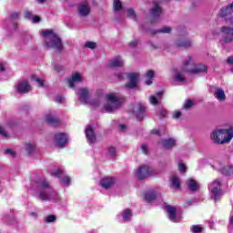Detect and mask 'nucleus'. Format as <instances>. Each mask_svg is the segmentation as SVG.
<instances>
[{
	"mask_svg": "<svg viewBox=\"0 0 233 233\" xmlns=\"http://www.w3.org/2000/svg\"><path fill=\"white\" fill-rule=\"evenodd\" d=\"M221 174L223 176H233V166L232 165H228L225 166L220 169Z\"/></svg>",
	"mask_w": 233,
	"mask_h": 233,
	"instance_id": "nucleus-26",
	"label": "nucleus"
},
{
	"mask_svg": "<svg viewBox=\"0 0 233 233\" xmlns=\"http://www.w3.org/2000/svg\"><path fill=\"white\" fill-rule=\"evenodd\" d=\"M74 83H83V76L80 73H74L72 74L71 78L67 79L69 88L74 86Z\"/></svg>",
	"mask_w": 233,
	"mask_h": 233,
	"instance_id": "nucleus-14",
	"label": "nucleus"
},
{
	"mask_svg": "<svg viewBox=\"0 0 233 233\" xmlns=\"http://www.w3.org/2000/svg\"><path fill=\"white\" fill-rule=\"evenodd\" d=\"M193 105L194 103L191 100H187L183 105V108H185L186 110H188V108H192Z\"/></svg>",
	"mask_w": 233,
	"mask_h": 233,
	"instance_id": "nucleus-39",
	"label": "nucleus"
},
{
	"mask_svg": "<svg viewBox=\"0 0 233 233\" xmlns=\"http://www.w3.org/2000/svg\"><path fill=\"white\" fill-rule=\"evenodd\" d=\"M147 112V106L142 104H137L133 107V114L138 121H141L145 117Z\"/></svg>",
	"mask_w": 233,
	"mask_h": 233,
	"instance_id": "nucleus-9",
	"label": "nucleus"
},
{
	"mask_svg": "<svg viewBox=\"0 0 233 233\" xmlns=\"http://www.w3.org/2000/svg\"><path fill=\"white\" fill-rule=\"evenodd\" d=\"M221 185H223V182L219 178H217L208 184L209 196L211 199H214L215 203H218L223 196Z\"/></svg>",
	"mask_w": 233,
	"mask_h": 233,
	"instance_id": "nucleus-5",
	"label": "nucleus"
},
{
	"mask_svg": "<svg viewBox=\"0 0 233 233\" xmlns=\"http://www.w3.org/2000/svg\"><path fill=\"white\" fill-rule=\"evenodd\" d=\"M127 15L132 19H136V12H134L133 9H127Z\"/></svg>",
	"mask_w": 233,
	"mask_h": 233,
	"instance_id": "nucleus-48",
	"label": "nucleus"
},
{
	"mask_svg": "<svg viewBox=\"0 0 233 233\" xmlns=\"http://www.w3.org/2000/svg\"><path fill=\"white\" fill-rule=\"evenodd\" d=\"M222 35L224 42L232 43L233 41V27L222 26L221 27Z\"/></svg>",
	"mask_w": 233,
	"mask_h": 233,
	"instance_id": "nucleus-10",
	"label": "nucleus"
},
{
	"mask_svg": "<svg viewBox=\"0 0 233 233\" xmlns=\"http://www.w3.org/2000/svg\"><path fill=\"white\" fill-rule=\"evenodd\" d=\"M55 141L59 148H64L68 143V137L65 133H58L55 136Z\"/></svg>",
	"mask_w": 233,
	"mask_h": 233,
	"instance_id": "nucleus-11",
	"label": "nucleus"
},
{
	"mask_svg": "<svg viewBox=\"0 0 233 233\" xmlns=\"http://www.w3.org/2000/svg\"><path fill=\"white\" fill-rule=\"evenodd\" d=\"M46 123L52 125L53 127H57V125H59V121L52 115H47L46 116Z\"/></svg>",
	"mask_w": 233,
	"mask_h": 233,
	"instance_id": "nucleus-27",
	"label": "nucleus"
},
{
	"mask_svg": "<svg viewBox=\"0 0 233 233\" xmlns=\"http://www.w3.org/2000/svg\"><path fill=\"white\" fill-rule=\"evenodd\" d=\"M55 101H56V103L61 104V103H63V101H65V97L58 96H56V97L55 98Z\"/></svg>",
	"mask_w": 233,
	"mask_h": 233,
	"instance_id": "nucleus-53",
	"label": "nucleus"
},
{
	"mask_svg": "<svg viewBox=\"0 0 233 233\" xmlns=\"http://www.w3.org/2000/svg\"><path fill=\"white\" fill-rule=\"evenodd\" d=\"M127 83L126 84L127 88L130 90L137 86V81L139 79V73H127Z\"/></svg>",
	"mask_w": 233,
	"mask_h": 233,
	"instance_id": "nucleus-7",
	"label": "nucleus"
},
{
	"mask_svg": "<svg viewBox=\"0 0 233 233\" xmlns=\"http://www.w3.org/2000/svg\"><path fill=\"white\" fill-rule=\"evenodd\" d=\"M192 203H194V201H192V200H187V201L184 204V207H190V205H192Z\"/></svg>",
	"mask_w": 233,
	"mask_h": 233,
	"instance_id": "nucleus-59",
	"label": "nucleus"
},
{
	"mask_svg": "<svg viewBox=\"0 0 233 233\" xmlns=\"http://www.w3.org/2000/svg\"><path fill=\"white\" fill-rule=\"evenodd\" d=\"M233 128L217 129L210 134V139L216 145H227L232 141Z\"/></svg>",
	"mask_w": 233,
	"mask_h": 233,
	"instance_id": "nucleus-2",
	"label": "nucleus"
},
{
	"mask_svg": "<svg viewBox=\"0 0 233 233\" xmlns=\"http://www.w3.org/2000/svg\"><path fill=\"white\" fill-rule=\"evenodd\" d=\"M8 68V64L0 62V72H5Z\"/></svg>",
	"mask_w": 233,
	"mask_h": 233,
	"instance_id": "nucleus-43",
	"label": "nucleus"
},
{
	"mask_svg": "<svg viewBox=\"0 0 233 233\" xmlns=\"http://www.w3.org/2000/svg\"><path fill=\"white\" fill-rule=\"evenodd\" d=\"M16 90L18 94H28L30 85H28V82L26 81H22L17 85Z\"/></svg>",
	"mask_w": 233,
	"mask_h": 233,
	"instance_id": "nucleus-19",
	"label": "nucleus"
},
{
	"mask_svg": "<svg viewBox=\"0 0 233 233\" xmlns=\"http://www.w3.org/2000/svg\"><path fill=\"white\" fill-rule=\"evenodd\" d=\"M32 80L38 83V86H44L45 83L43 82V79L37 77V76H33Z\"/></svg>",
	"mask_w": 233,
	"mask_h": 233,
	"instance_id": "nucleus-36",
	"label": "nucleus"
},
{
	"mask_svg": "<svg viewBox=\"0 0 233 233\" xmlns=\"http://www.w3.org/2000/svg\"><path fill=\"white\" fill-rule=\"evenodd\" d=\"M85 48H90V50H96V48H97V43L92 42V41L86 42Z\"/></svg>",
	"mask_w": 233,
	"mask_h": 233,
	"instance_id": "nucleus-34",
	"label": "nucleus"
},
{
	"mask_svg": "<svg viewBox=\"0 0 233 233\" xmlns=\"http://www.w3.org/2000/svg\"><path fill=\"white\" fill-rule=\"evenodd\" d=\"M170 181L173 188H179L181 187V181L179 180V177L173 176L171 177Z\"/></svg>",
	"mask_w": 233,
	"mask_h": 233,
	"instance_id": "nucleus-30",
	"label": "nucleus"
},
{
	"mask_svg": "<svg viewBox=\"0 0 233 233\" xmlns=\"http://www.w3.org/2000/svg\"><path fill=\"white\" fill-rule=\"evenodd\" d=\"M233 13V2L227 6L221 8L220 15L222 17H227V15H230Z\"/></svg>",
	"mask_w": 233,
	"mask_h": 233,
	"instance_id": "nucleus-24",
	"label": "nucleus"
},
{
	"mask_svg": "<svg viewBox=\"0 0 233 233\" xmlns=\"http://www.w3.org/2000/svg\"><path fill=\"white\" fill-rule=\"evenodd\" d=\"M178 170L179 172L183 173V172H187V166L183 163H180L178 165Z\"/></svg>",
	"mask_w": 233,
	"mask_h": 233,
	"instance_id": "nucleus-49",
	"label": "nucleus"
},
{
	"mask_svg": "<svg viewBox=\"0 0 233 233\" xmlns=\"http://www.w3.org/2000/svg\"><path fill=\"white\" fill-rule=\"evenodd\" d=\"M62 174H63V170L59 168L56 171H51V176H54V177H61Z\"/></svg>",
	"mask_w": 233,
	"mask_h": 233,
	"instance_id": "nucleus-40",
	"label": "nucleus"
},
{
	"mask_svg": "<svg viewBox=\"0 0 233 233\" xmlns=\"http://www.w3.org/2000/svg\"><path fill=\"white\" fill-rule=\"evenodd\" d=\"M31 21L32 23H39L41 21V17H39L38 15L33 16Z\"/></svg>",
	"mask_w": 233,
	"mask_h": 233,
	"instance_id": "nucleus-54",
	"label": "nucleus"
},
{
	"mask_svg": "<svg viewBox=\"0 0 233 233\" xmlns=\"http://www.w3.org/2000/svg\"><path fill=\"white\" fill-rule=\"evenodd\" d=\"M25 19H30L32 21V19L34 18V14H32V12L26 10L25 13Z\"/></svg>",
	"mask_w": 233,
	"mask_h": 233,
	"instance_id": "nucleus-44",
	"label": "nucleus"
},
{
	"mask_svg": "<svg viewBox=\"0 0 233 233\" xmlns=\"http://www.w3.org/2000/svg\"><path fill=\"white\" fill-rule=\"evenodd\" d=\"M122 218L124 221H128L129 219H132V211L130 209H125L122 212Z\"/></svg>",
	"mask_w": 233,
	"mask_h": 233,
	"instance_id": "nucleus-31",
	"label": "nucleus"
},
{
	"mask_svg": "<svg viewBox=\"0 0 233 233\" xmlns=\"http://www.w3.org/2000/svg\"><path fill=\"white\" fill-rule=\"evenodd\" d=\"M138 44H139V41H137V40H132V41L128 44V46H129V48H136V46H137Z\"/></svg>",
	"mask_w": 233,
	"mask_h": 233,
	"instance_id": "nucleus-47",
	"label": "nucleus"
},
{
	"mask_svg": "<svg viewBox=\"0 0 233 233\" xmlns=\"http://www.w3.org/2000/svg\"><path fill=\"white\" fill-rule=\"evenodd\" d=\"M35 148V146L32 144H26L25 145V150L28 154H32L34 152V149Z\"/></svg>",
	"mask_w": 233,
	"mask_h": 233,
	"instance_id": "nucleus-37",
	"label": "nucleus"
},
{
	"mask_svg": "<svg viewBox=\"0 0 233 233\" xmlns=\"http://www.w3.org/2000/svg\"><path fill=\"white\" fill-rule=\"evenodd\" d=\"M86 137L87 139V142L89 144H94L96 143V141H97V138L96 137V133L94 132V128L92 127V126H87L86 127Z\"/></svg>",
	"mask_w": 233,
	"mask_h": 233,
	"instance_id": "nucleus-13",
	"label": "nucleus"
},
{
	"mask_svg": "<svg viewBox=\"0 0 233 233\" xmlns=\"http://www.w3.org/2000/svg\"><path fill=\"white\" fill-rule=\"evenodd\" d=\"M91 105H94L95 106H99V99L97 100H92Z\"/></svg>",
	"mask_w": 233,
	"mask_h": 233,
	"instance_id": "nucleus-57",
	"label": "nucleus"
},
{
	"mask_svg": "<svg viewBox=\"0 0 233 233\" xmlns=\"http://www.w3.org/2000/svg\"><path fill=\"white\" fill-rule=\"evenodd\" d=\"M113 8L116 12H119V10H123V4L121 0H114L113 2Z\"/></svg>",
	"mask_w": 233,
	"mask_h": 233,
	"instance_id": "nucleus-32",
	"label": "nucleus"
},
{
	"mask_svg": "<svg viewBox=\"0 0 233 233\" xmlns=\"http://www.w3.org/2000/svg\"><path fill=\"white\" fill-rule=\"evenodd\" d=\"M151 133H153V134H159V130H157V129H153V130L151 131Z\"/></svg>",
	"mask_w": 233,
	"mask_h": 233,
	"instance_id": "nucleus-64",
	"label": "nucleus"
},
{
	"mask_svg": "<svg viewBox=\"0 0 233 233\" xmlns=\"http://www.w3.org/2000/svg\"><path fill=\"white\" fill-rule=\"evenodd\" d=\"M181 70L185 74H191V75H196V74H207L208 71V68L207 66H203L201 64H196L194 63V60L189 59L184 61V63L181 66Z\"/></svg>",
	"mask_w": 233,
	"mask_h": 233,
	"instance_id": "nucleus-3",
	"label": "nucleus"
},
{
	"mask_svg": "<svg viewBox=\"0 0 233 233\" xmlns=\"http://www.w3.org/2000/svg\"><path fill=\"white\" fill-rule=\"evenodd\" d=\"M167 109L161 108V109L159 110L160 117H167Z\"/></svg>",
	"mask_w": 233,
	"mask_h": 233,
	"instance_id": "nucleus-51",
	"label": "nucleus"
},
{
	"mask_svg": "<svg viewBox=\"0 0 233 233\" xmlns=\"http://www.w3.org/2000/svg\"><path fill=\"white\" fill-rule=\"evenodd\" d=\"M214 96L218 101H225L227 99V95H225L223 88H217L214 92Z\"/></svg>",
	"mask_w": 233,
	"mask_h": 233,
	"instance_id": "nucleus-23",
	"label": "nucleus"
},
{
	"mask_svg": "<svg viewBox=\"0 0 233 233\" xmlns=\"http://www.w3.org/2000/svg\"><path fill=\"white\" fill-rule=\"evenodd\" d=\"M160 145L164 148H173V147H176V139L174 138H165L159 142Z\"/></svg>",
	"mask_w": 233,
	"mask_h": 233,
	"instance_id": "nucleus-21",
	"label": "nucleus"
},
{
	"mask_svg": "<svg viewBox=\"0 0 233 233\" xmlns=\"http://www.w3.org/2000/svg\"><path fill=\"white\" fill-rule=\"evenodd\" d=\"M150 14L153 17L152 23H156L157 17H159L161 14H163V9H161V6L157 5V3L154 2L153 3V8L150 10Z\"/></svg>",
	"mask_w": 233,
	"mask_h": 233,
	"instance_id": "nucleus-15",
	"label": "nucleus"
},
{
	"mask_svg": "<svg viewBox=\"0 0 233 233\" xmlns=\"http://www.w3.org/2000/svg\"><path fill=\"white\" fill-rule=\"evenodd\" d=\"M154 71L153 70H149L147 71V73L146 74V81L145 84L147 86L152 85V79L154 78Z\"/></svg>",
	"mask_w": 233,
	"mask_h": 233,
	"instance_id": "nucleus-29",
	"label": "nucleus"
},
{
	"mask_svg": "<svg viewBox=\"0 0 233 233\" xmlns=\"http://www.w3.org/2000/svg\"><path fill=\"white\" fill-rule=\"evenodd\" d=\"M175 79L176 81H179V83H185L187 81V78L179 72L175 74Z\"/></svg>",
	"mask_w": 233,
	"mask_h": 233,
	"instance_id": "nucleus-35",
	"label": "nucleus"
},
{
	"mask_svg": "<svg viewBox=\"0 0 233 233\" xmlns=\"http://www.w3.org/2000/svg\"><path fill=\"white\" fill-rule=\"evenodd\" d=\"M124 63L123 60L115 59L110 64L111 68H119V66H123Z\"/></svg>",
	"mask_w": 233,
	"mask_h": 233,
	"instance_id": "nucleus-33",
	"label": "nucleus"
},
{
	"mask_svg": "<svg viewBox=\"0 0 233 233\" xmlns=\"http://www.w3.org/2000/svg\"><path fill=\"white\" fill-rule=\"evenodd\" d=\"M107 103L104 106L106 112H114L121 106V98L116 94L106 95Z\"/></svg>",
	"mask_w": 233,
	"mask_h": 233,
	"instance_id": "nucleus-6",
	"label": "nucleus"
},
{
	"mask_svg": "<svg viewBox=\"0 0 233 233\" xmlns=\"http://www.w3.org/2000/svg\"><path fill=\"white\" fill-rule=\"evenodd\" d=\"M170 32H172V28L168 26H164L159 29L152 30L151 34H153V35H156V34H170Z\"/></svg>",
	"mask_w": 233,
	"mask_h": 233,
	"instance_id": "nucleus-25",
	"label": "nucleus"
},
{
	"mask_svg": "<svg viewBox=\"0 0 233 233\" xmlns=\"http://www.w3.org/2000/svg\"><path fill=\"white\" fill-rule=\"evenodd\" d=\"M62 181L64 183V185H66L68 187V185H70V177H64L62 178Z\"/></svg>",
	"mask_w": 233,
	"mask_h": 233,
	"instance_id": "nucleus-50",
	"label": "nucleus"
},
{
	"mask_svg": "<svg viewBox=\"0 0 233 233\" xmlns=\"http://www.w3.org/2000/svg\"><path fill=\"white\" fill-rule=\"evenodd\" d=\"M161 96H163V92L157 93V97H158V99H161Z\"/></svg>",
	"mask_w": 233,
	"mask_h": 233,
	"instance_id": "nucleus-61",
	"label": "nucleus"
},
{
	"mask_svg": "<svg viewBox=\"0 0 233 233\" xmlns=\"http://www.w3.org/2000/svg\"><path fill=\"white\" fill-rule=\"evenodd\" d=\"M120 130H127V126L125 124H121L119 126Z\"/></svg>",
	"mask_w": 233,
	"mask_h": 233,
	"instance_id": "nucleus-60",
	"label": "nucleus"
},
{
	"mask_svg": "<svg viewBox=\"0 0 233 233\" xmlns=\"http://www.w3.org/2000/svg\"><path fill=\"white\" fill-rule=\"evenodd\" d=\"M5 154H9L10 156H13V157H15V152H14L12 149H6Z\"/></svg>",
	"mask_w": 233,
	"mask_h": 233,
	"instance_id": "nucleus-56",
	"label": "nucleus"
},
{
	"mask_svg": "<svg viewBox=\"0 0 233 233\" xmlns=\"http://www.w3.org/2000/svg\"><path fill=\"white\" fill-rule=\"evenodd\" d=\"M38 199L41 201H54L56 199H59V195L54 187L50 186V183L46 181V179L40 180L38 182Z\"/></svg>",
	"mask_w": 233,
	"mask_h": 233,
	"instance_id": "nucleus-1",
	"label": "nucleus"
},
{
	"mask_svg": "<svg viewBox=\"0 0 233 233\" xmlns=\"http://www.w3.org/2000/svg\"><path fill=\"white\" fill-rule=\"evenodd\" d=\"M43 36L47 37L46 39V45L48 48H55V50H57L58 52L63 50V42L53 30L46 29L43 31Z\"/></svg>",
	"mask_w": 233,
	"mask_h": 233,
	"instance_id": "nucleus-4",
	"label": "nucleus"
},
{
	"mask_svg": "<svg viewBox=\"0 0 233 233\" xmlns=\"http://www.w3.org/2000/svg\"><path fill=\"white\" fill-rule=\"evenodd\" d=\"M227 63L228 65H233V59H228Z\"/></svg>",
	"mask_w": 233,
	"mask_h": 233,
	"instance_id": "nucleus-62",
	"label": "nucleus"
},
{
	"mask_svg": "<svg viewBox=\"0 0 233 233\" xmlns=\"http://www.w3.org/2000/svg\"><path fill=\"white\" fill-rule=\"evenodd\" d=\"M149 176H152V168L148 166L142 165L137 169V179H146V177H149Z\"/></svg>",
	"mask_w": 233,
	"mask_h": 233,
	"instance_id": "nucleus-8",
	"label": "nucleus"
},
{
	"mask_svg": "<svg viewBox=\"0 0 233 233\" xmlns=\"http://www.w3.org/2000/svg\"><path fill=\"white\" fill-rule=\"evenodd\" d=\"M0 134H1V136H4V137H6V136H8L6 131H5V129L1 126H0Z\"/></svg>",
	"mask_w": 233,
	"mask_h": 233,
	"instance_id": "nucleus-55",
	"label": "nucleus"
},
{
	"mask_svg": "<svg viewBox=\"0 0 233 233\" xmlns=\"http://www.w3.org/2000/svg\"><path fill=\"white\" fill-rule=\"evenodd\" d=\"M149 103H151V105H157V103H159V101H157V98L156 96H150Z\"/></svg>",
	"mask_w": 233,
	"mask_h": 233,
	"instance_id": "nucleus-45",
	"label": "nucleus"
},
{
	"mask_svg": "<svg viewBox=\"0 0 233 233\" xmlns=\"http://www.w3.org/2000/svg\"><path fill=\"white\" fill-rule=\"evenodd\" d=\"M166 210L168 214V218L170 219V221H173V223H178L179 218L177 215H176V208L172 206H167Z\"/></svg>",
	"mask_w": 233,
	"mask_h": 233,
	"instance_id": "nucleus-16",
	"label": "nucleus"
},
{
	"mask_svg": "<svg viewBox=\"0 0 233 233\" xmlns=\"http://www.w3.org/2000/svg\"><path fill=\"white\" fill-rule=\"evenodd\" d=\"M182 114L180 111H176L174 114H173V118L174 119H179V117H181Z\"/></svg>",
	"mask_w": 233,
	"mask_h": 233,
	"instance_id": "nucleus-52",
	"label": "nucleus"
},
{
	"mask_svg": "<svg viewBox=\"0 0 233 233\" xmlns=\"http://www.w3.org/2000/svg\"><path fill=\"white\" fill-rule=\"evenodd\" d=\"M90 5H88V2H82L78 5V14L81 17H86L87 15H90Z\"/></svg>",
	"mask_w": 233,
	"mask_h": 233,
	"instance_id": "nucleus-12",
	"label": "nucleus"
},
{
	"mask_svg": "<svg viewBox=\"0 0 233 233\" xmlns=\"http://www.w3.org/2000/svg\"><path fill=\"white\" fill-rule=\"evenodd\" d=\"M141 151H142L143 154H145L146 156H148V145H147V144H142V146H141Z\"/></svg>",
	"mask_w": 233,
	"mask_h": 233,
	"instance_id": "nucleus-41",
	"label": "nucleus"
},
{
	"mask_svg": "<svg viewBox=\"0 0 233 233\" xmlns=\"http://www.w3.org/2000/svg\"><path fill=\"white\" fill-rule=\"evenodd\" d=\"M157 195L154 191H148L145 194V199L147 203H152V201L156 200Z\"/></svg>",
	"mask_w": 233,
	"mask_h": 233,
	"instance_id": "nucleus-28",
	"label": "nucleus"
},
{
	"mask_svg": "<svg viewBox=\"0 0 233 233\" xmlns=\"http://www.w3.org/2000/svg\"><path fill=\"white\" fill-rule=\"evenodd\" d=\"M77 94L79 95V99L82 103H89L88 99L90 97V93L88 92V89L79 88Z\"/></svg>",
	"mask_w": 233,
	"mask_h": 233,
	"instance_id": "nucleus-18",
	"label": "nucleus"
},
{
	"mask_svg": "<svg viewBox=\"0 0 233 233\" xmlns=\"http://www.w3.org/2000/svg\"><path fill=\"white\" fill-rule=\"evenodd\" d=\"M229 223H230V225H232V227H233V215H231V217H230V218H229Z\"/></svg>",
	"mask_w": 233,
	"mask_h": 233,
	"instance_id": "nucleus-63",
	"label": "nucleus"
},
{
	"mask_svg": "<svg viewBox=\"0 0 233 233\" xmlns=\"http://www.w3.org/2000/svg\"><path fill=\"white\" fill-rule=\"evenodd\" d=\"M114 183H116V179L111 177H106L100 181L101 187L106 188V190H107V188H111V187H114Z\"/></svg>",
	"mask_w": 233,
	"mask_h": 233,
	"instance_id": "nucleus-17",
	"label": "nucleus"
},
{
	"mask_svg": "<svg viewBox=\"0 0 233 233\" xmlns=\"http://www.w3.org/2000/svg\"><path fill=\"white\" fill-rule=\"evenodd\" d=\"M19 17V14L18 13H13L11 15V19H17Z\"/></svg>",
	"mask_w": 233,
	"mask_h": 233,
	"instance_id": "nucleus-58",
	"label": "nucleus"
},
{
	"mask_svg": "<svg viewBox=\"0 0 233 233\" xmlns=\"http://www.w3.org/2000/svg\"><path fill=\"white\" fill-rule=\"evenodd\" d=\"M203 231V228L199 226H192L191 227V232L193 233H201Z\"/></svg>",
	"mask_w": 233,
	"mask_h": 233,
	"instance_id": "nucleus-38",
	"label": "nucleus"
},
{
	"mask_svg": "<svg viewBox=\"0 0 233 233\" xmlns=\"http://www.w3.org/2000/svg\"><path fill=\"white\" fill-rule=\"evenodd\" d=\"M108 155L111 157H116V147H109L108 148Z\"/></svg>",
	"mask_w": 233,
	"mask_h": 233,
	"instance_id": "nucleus-46",
	"label": "nucleus"
},
{
	"mask_svg": "<svg viewBox=\"0 0 233 233\" xmlns=\"http://www.w3.org/2000/svg\"><path fill=\"white\" fill-rule=\"evenodd\" d=\"M175 46H177V48H190V46H192V41L178 39L176 41Z\"/></svg>",
	"mask_w": 233,
	"mask_h": 233,
	"instance_id": "nucleus-22",
	"label": "nucleus"
},
{
	"mask_svg": "<svg viewBox=\"0 0 233 233\" xmlns=\"http://www.w3.org/2000/svg\"><path fill=\"white\" fill-rule=\"evenodd\" d=\"M186 184L187 185V188L191 192H198V190H199V184H198V182H196V180H194L193 178L187 179Z\"/></svg>",
	"mask_w": 233,
	"mask_h": 233,
	"instance_id": "nucleus-20",
	"label": "nucleus"
},
{
	"mask_svg": "<svg viewBox=\"0 0 233 233\" xmlns=\"http://www.w3.org/2000/svg\"><path fill=\"white\" fill-rule=\"evenodd\" d=\"M54 221H56V216L54 215H50L46 218V223H54Z\"/></svg>",
	"mask_w": 233,
	"mask_h": 233,
	"instance_id": "nucleus-42",
	"label": "nucleus"
}]
</instances>
